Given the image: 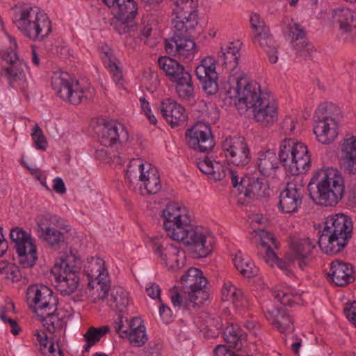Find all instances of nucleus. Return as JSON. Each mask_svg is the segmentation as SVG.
<instances>
[{"label":"nucleus","mask_w":356,"mask_h":356,"mask_svg":"<svg viewBox=\"0 0 356 356\" xmlns=\"http://www.w3.org/2000/svg\"><path fill=\"white\" fill-rule=\"evenodd\" d=\"M236 84L233 90L226 92L227 98L233 100L238 111L252 108L255 120L263 127L272 126L278 119L277 104L267 94L261 92L260 86L250 81L244 75L232 79Z\"/></svg>","instance_id":"1"},{"label":"nucleus","mask_w":356,"mask_h":356,"mask_svg":"<svg viewBox=\"0 0 356 356\" xmlns=\"http://www.w3.org/2000/svg\"><path fill=\"white\" fill-rule=\"evenodd\" d=\"M310 197L316 204L334 207L343 197L345 186L341 174L330 168L316 172L308 184Z\"/></svg>","instance_id":"2"},{"label":"nucleus","mask_w":356,"mask_h":356,"mask_svg":"<svg viewBox=\"0 0 356 356\" xmlns=\"http://www.w3.org/2000/svg\"><path fill=\"white\" fill-rule=\"evenodd\" d=\"M318 238V245L327 254L341 252L352 237L353 222L351 219L343 213L328 216Z\"/></svg>","instance_id":"3"},{"label":"nucleus","mask_w":356,"mask_h":356,"mask_svg":"<svg viewBox=\"0 0 356 356\" xmlns=\"http://www.w3.org/2000/svg\"><path fill=\"white\" fill-rule=\"evenodd\" d=\"M172 23L173 35L170 39L165 40L166 52L175 56L195 51V42L193 34L198 24V11L172 16Z\"/></svg>","instance_id":"4"},{"label":"nucleus","mask_w":356,"mask_h":356,"mask_svg":"<svg viewBox=\"0 0 356 356\" xmlns=\"http://www.w3.org/2000/svg\"><path fill=\"white\" fill-rule=\"evenodd\" d=\"M22 33L33 41H42L52 31L51 22L48 15L36 7H26L21 10L19 18L14 20Z\"/></svg>","instance_id":"5"},{"label":"nucleus","mask_w":356,"mask_h":356,"mask_svg":"<svg viewBox=\"0 0 356 356\" xmlns=\"http://www.w3.org/2000/svg\"><path fill=\"white\" fill-rule=\"evenodd\" d=\"M184 225V227L177 228V232L173 233V240L188 246L194 258L205 257L211 254L213 243L212 237L207 235L202 227L193 226L191 222Z\"/></svg>","instance_id":"6"},{"label":"nucleus","mask_w":356,"mask_h":356,"mask_svg":"<svg viewBox=\"0 0 356 356\" xmlns=\"http://www.w3.org/2000/svg\"><path fill=\"white\" fill-rule=\"evenodd\" d=\"M158 64L169 80L175 83L176 90L181 98L190 100L194 97L191 75L182 65L168 56L159 57Z\"/></svg>","instance_id":"7"},{"label":"nucleus","mask_w":356,"mask_h":356,"mask_svg":"<svg viewBox=\"0 0 356 356\" xmlns=\"http://www.w3.org/2000/svg\"><path fill=\"white\" fill-rule=\"evenodd\" d=\"M26 296L29 306L37 315L47 309H50L51 312L57 310L58 299L53 296L51 289L45 285L29 286Z\"/></svg>","instance_id":"8"},{"label":"nucleus","mask_w":356,"mask_h":356,"mask_svg":"<svg viewBox=\"0 0 356 356\" xmlns=\"http://www.w3.org/2000/svg\"><path fill=\"white\" fill-rule=\"evenodd\" d=\"M181 283L184 293H189L191 302L195 304H202L209 298V293L205 287L207 280L203 276L201 270L191 267L181 276Z\"/></svg>","instance_id":"9"},{"label":"nucleus","mask_w":356,"mask_h":356,"mask_svg":"<svg viewBox=\"0 0 356 356\" xmlns=\"http://www.w3.org/2000/svg\"><path fill=\"white\" fill-rule=\"evenodd\" d=\"M333 107L331 104H322L316 111L314 133L318 141L324 144L332 143L338 135L337 124L329 112Z\"/></svg>","instance_id":"10"},{"label":"nucleus","mask_w":356,"mask_h":356,"mask_svg":"<svg viewBox=\"0 0 356 356\" xmlns=\"http://www.w3.org/2000/svg\"><path fill=\"white\" fill-rule=\"evenodd\" d=\"M51 86L60 98L72 104L77 105L83 98H88L84 95L87 91L79 86L77 81L71 80L67 73L55 74L51 78Z\"/></svg>","instance_id":"11"},{"label":"nucleus","mask_w":356,"mask_h":356,"mask_svg":"<svg viewBox=\"0 0 356 356\" xmlns=\"http://www.w3.org/2000/svg\"><path fill=\"white\" fill-rule=\"evenodd\" d=\"M305 192V184L300 176L289 181L280 194V208L282 212L293 213L300 207Z\"/></svg>","instance_id":"12"},{"label":"nucleus","mask_w":356,"mask_h":356,"mask_svg":"<svg viewBox=\"0 0 356 356\" xmlns=\"http://www.w3.org/2000/svg\"><path fill=\"white\" fill-rule=\"evenodd\" d=\"M75 259L72 255L67 256L60 263H56L55 268L58 266L61 273L56 277V287L64 295H70L75 291L79 285V278L76 273L79 268L72 263Z\"/></svg>","instance_id":"13"},{"label":"nucleus","mask_w":356,"mask_h":356,"mask_svg":"<svg viewBox=\"0 0 356 356\" xmlns=\"http://www.w3.org/2000/svg\"><path fill=\"white\" fill-rule=\"evenodd\" d=\"M150 246L169 269L174 270L181 268L182 262L180 264L179 257L181 256L184 258V256L179 246L168 243L167 239L162 236L152 237L150 239Z\"/></svg>","instance_id":"14"},{"label":"nucleus","mask_w":356,"mask_h":356,"mask_svg":"<svg viewBox=\"0 0 356 356\" xmlns=\"http://www.w3.org/2000/svg\"><path fill=\"white\" fill-rule=\"evenodd\" d=\"M222 148L227 159L236 166H245L251 159L249 147L243 137H228L223 140Z\"/></svg>","instance_id":"15"},{"label":"nucleus","mask_w":356,"mask_h":356,"mask_svg":"<svg viewBox=\"0 0 356 356\" xmlns=\"http://www.w3.org/2000/svg\"><path fill=\"white\" fill-rule=\"evenodd\" d=\"M134 161L138 165V171L136 172L130 167L127 170L125 179L132 183L134 180H137L138 174L139 173L138 180L144 183L147 193L155 194L158 193L161 188V184L156 170L152 168L149 163L145 165L139 159L134 160Z\"/></svg>","instance_id":"16"},{"label":"nucleus","mask_w":356,"mask_h":356,"mask_svg":"<svg viewBox=\"0 0 356 356\" xmlns=\"http://www.w3.org/2000/svg\"><path fill=\"white\" fill-rule=\"evenodd\" d=\"M185 136L188 146L200 152H209L215 146L210 127L202 122L187 129Z\"/></svg>","instance_id":"17"},{"label":"nucleus","mask_w":356,"mask_h":356,"mask_svg":"<svg viewBox=\"0 0 356 356\" xmlns=\"http://www.w3.org/2000/svg\"><path fill=\"white\" fill-rule=\"evenodd\" d=\"M0 58L3 74L10 84L13 82H26L24 69L26 68V65L19 59L14 50L0 51Z\"/></svg>","instance_id":"18"},{"label":"nucleus","mask_w":356,"mask_h":356,"mask_svg":"<svg viewBox=\"0 0 356 356\" xmlns=\"http://www.w3.org/2000/svg\"><path fill=\"white\" fill-rule=\"evenodd\" d=\"M240 56L239 48L234 46V43H230L229 45L226 46L225 48L221 47V51L218 56L217 62L225 66L228 70H230V76L227 81L228 88H225V93L227 90H233L235 86V83L232 81V79H238L242 76V74L248 80L246 74L241 72L239 68H237L238 60Z\"/></svg>","instance_id":"19"},{"label":"nucleus","mask_w":356,"mask_h":356,"mask_svg":"<svg viewBox=\"0 0 356 356\" xmlns=\"http://www.w3.org/2000/svg\"><path fill=\"white\" fill-rule=\"evenodd\" d=\"M316 245L309 238H296L290 243L291 252L288 256L291 262H298L301 270H304L312 261V251Z\"/></svg>","instance_id":"20"},{"label":"nucleus","mask_w":356,"mask_h":356,"mask_svg":"<svg viewBox=\"0 0 356 356\" xmlns=\"http://www.w3.org/2000/svg\"><path fill=\"white\" fill-rule=\"evenodd\" d=\"M163 227L167 232L168 236L174 239L173 233H176L177 228L184 227L191 222L187 215L181 213V208L177 204H169L162 212Z\"/></svg>","instance_id":"21"},{"label":"nucleus","mask_w":356,"mask_h":356,"mask_svg":"<svg viewBox=\"0 0 356 356\" xmlns=\"http://www.w3.org/2000/svg\"><path fill=\"white\" fill-rule=\"evenodd\" d=\"M88 272V275L90 278H95L97 280V284L99 286L97 289L99 291L98 298L99 300H104L108 297V291L110 289V281L108 279L107 273L105 274L104 271V261L102 259L97 257H92L88 262V265L86 267Z\"/></svg>","instance_id":"22"},{"label":"nucleus","mask_w":356,"mask_h":356,"mask_svg":"<svg viewBox=\"0 0 356 356\" xmlns=\"http://www.w3.org/2000/svg\"><path fill=\"white\" fill-rule=\"evenodd\" d=\"M287 36L291 38V42L296 56L305 59L310 56L313 46L308 42L305 31L297 23H290L287 26Z\"/></svg>","instance_id":"23"},{"label":"nucleus","mask_w":356,"mask_h":356,"mask_svg":"<svg viewBox=\"0 0 356 356\" xmlns=\"http://www.w3.org/2000/svg\"><path fill=\"white\" fill-rule=\"evenodd\" d=\"M291 155L289 171L298 175L304 174L310 169L311 156L307 147L302 143L295 141L293 152Z\"/></svg>","instance_id":"24"},{"label":"nucleus","mask_w":356,"mask_h":356,"mask_svg":"<svg viewBox=\"0 0 356 356\" xmlns=\"http://www.w3.org/2000/svg\"><path fill=\"white\" fill-rule=\"evenodd\" d=\"M241 193L250 198L266 197L270 194V189L264 177L255 175L248 176L242 179Z\"/></svg>","instance_id":"25"},{"label":"nucleus","mask_w":356,"mask_h":356,"mask_svg":"<svg viewBox=\"0 0 356 356\" xmlns=\"http://www.w3.org/2000/svg\"><path fill=\"white\" fill-rule=\"evenodd\" d=\"M100 143L105 147H111L117 143L128 140V133L122 124L109 122L105 124L99 132Z\"/></svg>","instance_id":"26"},{"label":"nucleus","mask_w":356,"mask_h":356,"mask_svg":"<svg viewBox=\"0 0 356 356\" xmlns=\"http://www.w3.org/2000/svg\"><path fill=\"white\" fill-rule=\"evenodd\" d=\"M341 166L350 174L356 175V136L344 138L340 144Z\"/></svg>","instance_id":"27"},{"label":"nucleus","mask_w":356,"mask_h":356,"mask_svg":"<svg viewBox=\"0 0 356 356\" xmlns=\"http://www.w3.org/2000/svg\"><path fill=\"white\" fill-rule=\"evenodd\" d=\"M354 270L350 264L339 260L333 261L330 264L329 276L335 285L343 286L354 280Z\"/></svg>","instance_id":"28"},{"label":"nucleus","mask_w":356,"mask_h":356,"mask_svg":"<svg viewBox=\"0 0 356 356\" xmlns=\"http://www.w3.org/2000/svg\"><path fill=\"white\" fill-rule=\"evenodd\" d=\"M113 24L114 29L120 35L135 33L139 31L141 40L146 42V40L150 36L152 28L149 23H141L140 25L136 24L132 19H117Z\"/></svg>","instance_id":"29"},{"label":"nucleus","mask_w":356,"mask_h":356,"mask_svg":"<svg viewBox=\"0 0 356 356\" xmlns=\"http://www.w3.org/2000/svg\"><path fill=\"white\" fill-rule=\"evenodd\" d=\"M266 318L271 321L280 332L283 333L286 330H293L291 316L288 314L284 307H275L266 311Z\"/></svg>","instance_id":"30"},{"label":"nucleus","mask_w":356,"mask_h":356,"mask_svg":"<svg viewBox=\"0 0 356 356\" xmlns=\"http://www.w3.org/2000/svg\"><path fill=\"white\" fill-rule=\"evenodd\" d=\"M222 335L229 346L236 350H241L246 342V334L237 323L226 322Z\"/></svg>","instance_id":"31"},{"label":"nucleus","mask_w":356,"mask_h":356,"mask_svg":"<svg viewBox=\"0 0 356 356\" xmlns=\"http://www.w3.org/2000/svg\"><path fill=\"white\" fill-rule=\"evenodd\" d=\"M38 237L47 241L54 249L59 248L60 243L64 242L63 233L51 227L47 220L38 222Z\"/></svg>","instance_id":"32"},{"label":"nucleus","mask_w":356,"mask_h":356,"mask_svg":"<svg viewBox=\"0 0 356 356\" xmlns=\"http://www.w3.org/2000/svg\"><path fill=\"white\" fill-rule=\"evenodd\" d=\"M254 42H258L264 49L271 63H276L278 60L277 49L275 41L268 33V29L259 31L254 38Z\"/></svg>","instance_id":"33"},{"label":"nucleus","mask_w":356,"mask_h":356,"mask_svg":"<svg viewBox=\"0 0 356 356\" xmlns=\"http://www.w3.org/2000/svg\"><path fill=\"white\" fill-rule=\"evenodd\" d=\"M116 19H134L138 13L137 3L134 0H116L111 7Z\"/></svg>","instance_id":"34"},{"label":"nucleus","mask_w":356,"mask_h":356,"mask_svg":"<svg viewBox=\"0 0 356 356\" xmlns=\"http://www.w3.org/2000/svg\"><path fill=\"white\" fill-rule=\"evenodd\" d=\"M278 160L275 152L273 149L260 152L257 160V166L262 176H269L274 169L277 168Z\"/></svg>","instance_id":"35"},{"label":"nucleus","mask_w":356,"mask_h":356,"mask_svg":"<svg viewBox=\"0 0 356 356\" xmlns=\"http://www.w3.org/2000/svg\"><path fill=\"white\" fill-rule=\"evenodd\" d=\"M129 329L127 336L130 343L136 347L143 346L147 341V335L145 332V327L140 324V320L134 318L129 323Z\"/></svg>","instance_id":"36"},{"label":"nucleus","mask_w":356,"mask_h":356,"mask_svg":"<svg viewBox=\"0 0 356 356\" xmlns=\"http://www.w3.org/2000/svg\"><path fill=\"white\" fill-rule=\"evenodd\" d=\"M333 23L339 24V29L344 32H350L356 26V19L353 11L348 8H339L334 10L332 14Z\"/></svg>","instance_id":"37"},{"label":"nucleus","mask_w":356,"mask_h":356,"mask_svg":"<svg viewBox=\"0 0 356 356\" xmlns=\"http://www.w3.org/2000/svg\"><path fill=\"white\" fill-rule=\"evenodd\" d=\"M37 339L40 345V352L44 356H63V351L59 344L58 340L56 342L54 339L50 342L49 346L48 344V337L44 331H37L35 334Z\"/></svg>","instance_id":"38"},{"label":"nucleus","mask_w":356,"mask_h":356,"mask_svg":"<svg viewBox=\"0 0 356 356\" xmlns=\"http://www.w3.org/2000/svg\"><path fill=\"white\" fill-rule=\"evenodd\" d=\"M10 237L12 241L15 243L17 252H22L24 249L35 246L33 244L31 234L19 227L10 230Z\"/></svg>","instance_id":"39"},{"label":"nucleus","mask_w":356,"mask_h":356,"mask_svg":"<svg viewBox=\"0 0 356 356\" xmlns=\"http://www.w3.org/2000/svg\"><path fill=\"white\" fill-rule=\"evenodd\" d=\"M234 266L245 277H252L257 275L258 269L248 259H244L241 252L236 254L234 259Z\"/></svg>","instance_id":"40"},{"label":"nucleus","mask_w":356,"mask_h":356,"mask_svg":"<svg viewBox=\"0 0 356 356\" xmlns=\"http://www.w3.org/2000/svg\"><path fill=\"white\" fill-rule=\"evenodd\" d=\"M47 309L37 315L40 320L44 323V325H47V330L54 332L56 330H60L65 327V322L58 317L55 312H51Z\"/></svg>","instance_id":"41"},{"label":"nucleus","mask_w":356,"mask_h":356,"mask_svg":"<svg viewBox=\"0 0 356 356\" xmlns=\"http://www.w3.org/2000/svg\"><path fill=\"white\" fill-rule=\"evenodd\" d=\"M109 330L108 326H102L98 328L90 327L83 335L86 341L83 346V352H88L92 346H95L104 334L109 332Z\"/></svg>","instance_id":"42"},{"label":"nucleus","mask_w":356,"mask_h":356,"mask_svg":"<svg viewBox=\"0 0 356 356\" xmlns=\"http://www.w3.org/2000/svg\"><path fill=\"white\" fill-rule=\"evenodd\" d=\"M111 307L122 313L129 305L128 293L120 287L112 289L111 298Z\"/></svg>","instance_id":"43"},{"label":"nucleus","mask_w":356,"mask_h":356,"mask_svg":"<svg viewBox=\"0 0 356 356\" xmlns=\"http://www.w3.org/2000/svg\"><path fill=\"white\" fill-rule=\"evenodd\" d=\"M170 7L172 11V16L183 13L190 14L197 11V0H171Z\"/></svg>","instance_id":"44"},{"label":"nucleus","mask_w":356,"mask_h":356,"mask_svg":"<svg viewBox=\"0 0 356 356\" xmlns=\"http://www.w3.org/2000/svg\"><path fill=\"white\" fill-rule=\"evenodd\" d=\"M295 140L293 139H284L280 146L279 161L283 165L289 169L291 164V155L293 154Z\"/></svg>","instance_id":"45"},{"label":"nucleus","mask_w":356,"mask_h":356,"mask_svg":"<svg viewBox=\"0 0 356 356\" xmlns=\"http://www.w3.org/2000/svg\"><path fill=\"white\" fill-rule=\"evenodd\" d=\"M19 257V263L24 268L33 267L38 259L37 249L35 246L24 249L22 252H17Z\"/></svg>","instance_id":"46"},{"label":"nucleus","mask_w":356,"mask_h":356,"mask_svg":"<svg viewBox=\"0 0 356 356\" xmlns=\"http://www.w3.org/2000/svg\"><path fill=\"white\" fill-rule=\"evenodd\" d=\"M106 60L105 63L109 67L111 72L113 74V81L117 84H122V72L121 68L113 60V52L109 47H106L104 50Z\"/></svg>","instance_id":"47"},{"label":"nucleus","mask_w":356,"mask_h":356,"mask_svg":"<svg viewBox=\"0 0 356 356\" xmlns=\"http://www.w3.org/2000/svg\"><path fill=\"white\" fill-rule=\"evenodd\" d=\"M208 325L202 329L207 337H216L218 335L219 330L225 328L226 323L224 324L220 316L209 318L207 321Z\"/></svg>","instance_id":"48"},{"label":"nucleus","mask_w":356,"mask_h":356,"mask_svg":"<svg viewBox=\"0 0 356 356\" xmlns=\"http://www.w3.org/2000/svg\"><path fill=\"white\" fill-rule=\"evenodd\" d=\"M176 286L173 288V291H172L171 295V301L172 305L175 307H182L186 309H188L191 306L195 307V305H199L200 304H195L193 302L190 301L189 298V293H185L184 296H182L179 294V292L175 291Z\"/></svg>","instance_id":"49"},{"label":"nucleus","mask_w":356,"mask_h":356,"mask_svg":"<svg viewBox=\"0 0 356 356\" xmlns=\"http://www.w3.org/2000/svg\"><path fill=\"white\" fill-rule=\"evenodd\" d=\"M273 296L282 305V307H284L286 305L289 307L293 306L295 302L299 299L298 295H293L291 292L280 289L273 292Z\"/></svg>","instance_id":"50"},{"label":"nucleus","mask_w":356,"mask_h":356,"mask_svg":"<svg viewBox=\"0 0 356 356\" xmlns=\"http://www.w3.org/2000/svg\"><path fill=\"white\" fill-rule=\"evenodd\" d=\"M176 106L177 108H174L172 115L170 118L166 117V121L172 128L179 125L181 123H184L185 120L184 108L179 104Z\"/></svg>","instance_id":"51"},{"label":"nucleus","mask_w":356,"mask_h":356,"mask_svg":"<svg viewBox=\"0 0 356 356\" xmlns=\"http://www.w3.org/2000/svg\"><path fill=\"white\" fill-rule=\"evenodd\" d=\"M32 138L38 149L45 150L47 147V142L42 133V129L38 124L33 128V132L31 134Z\"/></svg>","instance_id":"52"},{"label":"nucleus","mask_w":356,"mask_h":356,"mask_svg":"<svg viewBox=\"0 0 356 356\" xmlns=\"http://www.w3.org/2000/svg\"><path fill=\"white\" fill-rule=\"evenodd\" d=\"M218 75H210V78L202 81V89L209 96L215 95L219 90L217 83Z\"/></svg>","instance_id":"53"},{"label":"nucleus","mask_w":356,"mask_h":356,"mask_svg":"<svg viewBox=\"0 0 356 356\" xmlns=\"http://www.w3.org/2000/svg\"><path fill=\"white\" fill-rule=\"evenodd\" d=\"M178 103L172 98H166L163 99L159 106L160 112L163 117L166 120V117H169L172 115L174 108H177Z\"/></svg>","instance_id":"54"},{"label":"nucleus","mask_w":356,"mask_h":356,"mask_svg":"<svg viewBox=\"0 0 356 356\" xmlns=\"http://www.w3.org/2000/svg\"><path fill=\"white\" fill-rule=\"evenodd\" d=\"M259 245L261 248L273 246L275 248H277L278 244L274 236L271 233L265 230H261L259 232Z\"/></svg>","instance_id":"55"},{"label":"nucleus","mask_w":356,"mask_h":356,"mask_svg":"<svg viewBox=\"0 0 356 356\" xmlns=\"http://www.w3.org/2000/svg\"><path fill=\"white\" fill-rule=\"evenodd\" d=\"M124 321L127 323H128L127 318L124 320V317L121 314H119L117 318L115 320V330L116 333L122 338L127 337V332L129 330V325L125 326Z\"/></svg>","instance_id":"56"},{"label":"nucleus","mask_w":356,"mask_h":356,"mask_svg":"<svg viewBox=\"0 0 356 356\" xmlns=\"http://www.w3.org/2000/svg\"><path fill=\"white\" fill-rule=\"evenodd\" d=\"M227 176H228L230 178L233 187L237 188L239 193H241V191L242 188V184H241V182L242 179L246 178L248 175L239 177L236 171L234 170L232 168H227L226 177Z\"/></svg>","instance_id":"57"},{"label":"nucleus","mask_w":356,"mask_h":356,"mask_svg":"<svg viewBox=\"0 0 356 356\" xmlns=\"http://www.w3.org/2000/svg\"><path fill=\"white\" fill-rule=\"evenodd\" d=\"M5 278L10 280L13 282H18L21 280L22 273L16 265L13 264H8L6 273L5 274Z\"/></svg>","instance_id":"58"},{"label":"nucleus","mask_w":356,"mask_h":356,"mask_svg":"<svg viewBox=\"0 0 356 356\" xmlns=\"http://www.w3.org/2000/svg\"><path fill=\"white\" fill-rule=\"evenodd\" d=\"M213 169L211 170V179L215 181H220L226 177L227 168H224L218 162L213 163Z\"/></svg>","instance_id":"59"},{"label":"nucleus","mask_w":356,"mask_h":356,"mask_svg":"<svg viewBox=\"0 0 356 356\" xmlns=\"http://www.w3.org/2000/svg\"><path fill=\"white\" fill-rule=\"evenodd\" d=\"M250 24L252 28L255 31H258V33L259 31L268 30V28L266 26L264 20L258 14L254 13L251 15Z\"/></svg>","instance_id":"60"},{"label":"nucleus","mask_w":356,"mask_h":356,"mask_svg":"<svg viewBox=\"0 0 356 356\" xmlns=\"http://www.w3.org/2000/svg\"><path fill=\"white\" fill-rule=\"evenodd\" d=\"M0 317L3 322L8 323L10 325V332L13 334L17 335L19 333L21 329L19 327L16 320L8 318L4 312H1Z\"/></svg>","instance_id":"61"},{"label":"nucleus","mask_w":356,"mask_h":356,"mask_svg":"<svg viewBox=\"0 0 356 356\" xmlns=\"http://www.w3.org/2000/svg\"><path fill=\"white\" fill-rule=\"evenodd\" d=\"M161 305L159 307V314L160 316L165 323H169L172 321V312L171 309L163 304L162 302H160Z\"/></svg>","instance_id":"62"},{"label":"nucleus","mask_w":356,"mask_h":356,"mask_svg":"<svg viewBox=\"0 0 356 356\" xmlns=\"http://www.w3.org/2000/svg\"><path fill=\"white\" fill-rule=\"evenodd\" d=\"M146 292L151 298H158L159 302H161L162 300L160 297L161 289L157 284L149 283L146 286Z\"/></svg>","instance_id":"63"},{"label":"nucleus","mask_w":356,"mask_h":356,"mask_svg":"<svg viewBox=\"0 0 356 356\" xmlns=\"http://www.w3.org/2000/svg\"><path fill=\"white\" fill-rule=\"evenodd\" d=\"M346 318L353 323L356 327V301H354L350 307H346L343 310Z\"/></svg>","instance_id":"64"}]
</instances>
